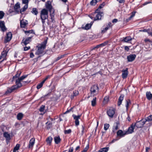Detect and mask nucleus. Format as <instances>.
I'll return each instance as SVG.
<instances>
[{"label":"nucleus","mask_w":152,"mask_h":152,"mask_svg":"<svg viewBox=\"0 0 152 152\" xmlns=\"http://www.w3.org/2000/svg\"><path fill=\"white\" fill-rule=\"evenodd\" d=\"M27 75H25L22 76L20 78L16 80L15 82L16 85L13 86L11 87L8 88L5 93V94H7L10 93L15 90L21 87L22 85L20 83V82L27 77Z\"/></svg>","instance_id":"nucleus-1"},{"label":"nucleus","mask_w":152,"mask_h":152,"mask_svg":"<svg viewBox=\"0 0 152 152\" xmlns=\"http://www.w3.org/2000/svg\"><path fill=\"white\" fill-rule=\"evenodd\" d=\"M81 116V115H72V117L75 120V125L76 126H78L79 124V121L78 120L80 119Z\"/></svg>","instance_id":"nucleus-7"},{"label":"nucleus","mask_w":152,"mask_h":152,"mask_svg":"<svg viewBox=\"0 0 152 152\" xmlns=\"http://www.w3.org/2000/svg\"><path fill=\"white\" fill-rule=\"evenodd\" d=\"M44 83L42 81L37 86V89H39L41 88L43 85V84Z\"/></svg>","instance_id":"nucleus-36"},{"label":"nucleus","mask_w":152,"mask_h":152,"mask_svg":"<svg viewBox=\"0 0 152 152\" xmlns=\"http://www.w3.org/2000/svg\"><path fill=\"white\" fill-rule=\"evenodd\" d=\"M135 12H132V15H131V16H130V17L128 19H127L126 20L127 21H128L130 20L135 15Z\"/></svg>","instance_id":"nucleus-39"},{"label":"nucleus","mask_w":152,"mask_h":152,"mask_svg":"<svg viewBox=\"0 0 152 152\" xmlns=\"http://www.w3.org/2000/svg\"><path fill=\"white\" fill-rule=\"evenodd\" d=\"M96 97H94L91 101V105L92 106H94L96 105Z\"/></svg>","instance_id":"nucleus-35"},{"label":"nucleus","mask_w":152,"mask_h":152,"mask_svg":"<svg viewBox=\"0 0 152 152\" xmlns=\"http://www.w3.org/2000/svg\"><path fill=\"white\" fill-rule=\"evenodd\" d=\"M46 7L47 9L49 10L50 12H54V10L53 9L51 3L50 1H48L46 4Z\"/></svg>","instance_id":"nucleus-9"},{"label":"nucleus","mask_w":152,"mask_h":152,"mask_svg":"<svg viewBox=\"0 0 152 152\" xmlns=\"http://www.w3.org/2000/svg\"><path fill=\"white\" fill-rule=\"evenodd\" d=\"M52 138L51 137H49L46 140L47 144L50 145L52 142Z\"/></svg>","instance_id":"nucleus-33"},{"label":"nucleus","mask_w":152,"mask_h":152,"mask_svg":"<svg viewBox=\"0 0 152 152\" xmlns=\"http://www.w3.org/2000/svg\"><path fill=\"white\" fill-rule=\"evenodd\" d=\"M96 0H92L90 2V4L91 5H95L97 3Z\"/></svg>","instance_id":"nucleus-37"},{"label":"nucleus","mask_w":152,"mask_h":152,"mask_svg":"<svg viewBox=\"0 0 152 152\" xmlns=\"http://www.w3.org/2000/svg\"><path fill=\"white\" fill-rule=\"evenodd\" d=\"M107 113L109 117L111 118L113 117L115 114V111L113 109H109L107 112Z\"/></svg>","instance_id":"nucleus-14"},{"label":"nucleus","mask_w":152,"mask_h":152,"mask_svg":"<svg viewBox=\"0 0 152 152\" xmlns=\"http://www.w3.org/2000/svg\"><path fill=\"white\" fill-rule=\"evenodd\" d=\"M88 146H87L86 148L84 149V150L82 151V152H86L88 148Z\"/></svg>","instance_id":"nucleus-55"},{"label":"nucleus","mask_w":152,"mask_h":152,"mask_svg":"<svg viewBox=\"0 0 152 152\" xmlns=\"http://www.w3.org/2000/svg\"><path fill=\"white\" fill-rule=\"evenodd\" d=\"M31 40V37H30L27 38L25 40H24V39H23L22 40V42L25 45H26L27 44L29 43Z\"/></svg>","instance_id":"nucleus-17"},{"label":"nucleus","mask_w":152,"mask_h":152,"mask_svg":"<svg viewBox=\"0 0 152 152\" xmlns=\"http://www.w3.org/2000/svg\"><path fill=\"white\" fill-rule=\"evenodd\" d=\"M8 51L7 50H4L1 52V55L0 56V60L3 58V60L0 62H2L4 60H6V57L7 56V53Z\"/></svg>","instance_id":"nucleus-8"},{"label":"nucleus","mask_w":152,"mask_h":152,"mask_svg":"<svg viewBox=\"0 0 152 152\" xmlns=\"http://www.w3.org/2000/svg\"><path fill=\"white\" fill-rule=\"evenodd\" d=\"M4 137L6 138V140H9L10 139V134L7 132H5L3 134Z\"/></svg>","instance_id":"nucleus-27"},{"label":"nucleus","mask_w":152,"mask_h":152,"mask_svg":"<svg viewBox=\"0 0 152 152\" xmlns=\"http://www.w3.org/2000/svg\"><path fill=\"white\" fill-rule=\"evenodd\" d=\"M61 139L59 136L56 137H54V141L56 144H58L61 141Z\"/></svg>","instance_id":"nucleus-26"},{"label":"nucleus","mask_w":152,"mask_h":152,"mask_svg":"<svg viewBox=\"0 0 152 152\" xmlns=\"http://www.w3.org/2000/svg\"><path fill=\"white\" fill-rule=\"evenodd\" d=\"M72 107L71 108V109H70L69 110H67V111H66V112H65L64 114H66V113H68L69 112H70V111H71L72 110Z\"/></svg>","instance_id":"nucleus-58"},{"label":"nucleus","mask_w":152,"mask_h":152,"mask_svg":"<svg viewBox=\"0 0 152 152\" xmlns=\"http://www.w3.org/2000/svg\"><path fill=\"white\" fill-rule=\"evenodd\" d=\"M109 28L108 26H107L106 27H105L104 29L102 30V33H105Z\"/></svg>","instance_id":"nucleus-44"},{"label":"nucleus","mask_w":152,"mask_h":152,"mask_svg":"<svg viewBox=\"0 0 152 152\" xmlns=\"http://www.w3.org/2000/svg\"><path fill=\"white\" fill-rule=\"evenodd\" d=\"M47 40H45L41 44H39L36 46L37 50L35 53V54L39 55L41 54H44L45 53L44 51L45 48Z\"/></svg>","instance_id":"nucleus-2"},{"label":"nucleus","mask_w":152,"mask_h":152,"mask_svg":"<svg viewBox=\"0 0 152 152\" xmlns=\"http://www.w3.org/2000/svg\"><path fill=\"white\" fill-rule=\"evenodd\" d=\"M42 20V23L43 24L45 22V20L46 19H44L43 18H41Z\"/></svg>","instance_id":"nucleus-64"},{"label":"nucleus","mask_w":152,"mask_h":152,"mask_svg":"<svg viewBox=\"0 0 152 152\" xmlns=\"http://www.w3.org/2000/svg\"><path fill=\"white\" fill-rule=\"evenodd\" d=\"M124 97V95H121L119 97L118 103V106H120L122 102L123 99Z\"/></svg>","instance_id":"nucleus-23"},{"label":"nucleus","mask_w":152,"mask_h":152,"mask_svg":"<svg viewBox=\"0 0 152 152\" xmlns=\"http://www.w3.org/2000/svg\"><path fill=\"white\" fill-rule=\"evenodd\" d=\"M23 116V114L21 113H19L17 115V118L18 120H20Z\"/></svg>","instance_id":"nucleus-29"},{"label":"nucleus","mask_w":152,"mask_h":152,"mask_svg":"<svg viewBox=\"0 0 152 152\" xmlns=\"http://www.w3.org/2000/svg\"><path fill=\"white\" fill-rule=\"evenodd\" d=\"M30 48V47L29 46L28 47H25L24 48V50L25 51L27 50Z\"/></svg>","instance_id":"nucleus-54"},{"label":"nucleus","mask_w":152,"mask_h":152,"mask_svg":"<svg viewBox=\"0 0 152 152\" xmlns=\"http://www.w3.org/2000/svg\"><path fill=\"white\" fill-rule=\"evenodd\" d=\"M45 106L44 105H42L39 109V110L40 112H43L45 108Z\"/></svg>","instance_id":"nucleus-40"},{"label":"nucleus","mask_w":152,"mask_h":152,"mask_svg":"<svg viewBox=\"0 0 152 152\" xmlns=\"http://www.w3.org/2000/svg\"><path fill=\"white\" fill-rule=\"evenodd\" d=\"M20 4L19 3H17L15 5L14 9L15 11L18 12H19V9H20Z\"/></svg>","instance_id":"nucleus-20"},{"label":"nucleus","mask_w":152,"mask_h":152,"mask_svg":"<svg viewBox=\"0 0 152 152\" xmlns=\"http://www.w3.org/2000/svg\"><path fill=\"white\" fill-rule=\"evenodd\" d=\"M34 56V55L33 53H31L30 54V57L33 58Z\"/></svg>","instance_id":"nucleus-60"},{"label":"nucleus","mask_w":152,"mask_h":152,"mask_svg":"<svg viewBox=\"0 0 152 152\" xmlns=\"http://www.w3.org/2000/svg\"><path fill=\"white\" fill-rule=\"evenodd\" d=\"M146 120V122L147 121H152V115H151L148 116L147 118L145 119Z\"/></svg>","instance_id":"nucleus-34"},{"label":"nucleus","mask_w":152,"mask_h":152,"mask_svg":"<svg viewBox=\"0 0 152 152\" xmlns=\"http://www.w3.org/2000/svg\"><path fill=\"white\" fill-rule=\"evenodd\" d=\"M109 149V147L104 148L99 150L98 152H107L108 151Z\"/></svg>","instance_id":"nucleus-30"},{"label":"nucleus","mask_w":152,"mask_h":152,"mask_svg":"<svg viewBox=\"0 0 152 152\" xmlns=\"http://www.w3.org/2000/svg\"><path fill=\"white\" fill-rule=\"evenodd\" d=\"M109 100V97L107 96H105L104 98V101L106 102H107Z\"/></svg>","instance_id":"nucleus-53"},{"label":"nucleus","mask_w":152,"mask_h":152,"mask_svg":"<svg viewBox=\"0 0 152 152\" xmlns=\"http://www.w3.org/2000/svg\"><path fill=\"white\" fill-rule=\"evenodd\" d=\"M146 96L148 100H150L152 98V94L150 91H147L146 92Z\"/></svg>","instance_id":"nucleus-24"},{"label":"nucleus","mask_w":152,"mask_h":152,"mask_svg":"<svg viewBox=\"0 0 152 152\" xmlns=\"http://www.w3.org/2000/svg\"><path fill=\"white\" fill-rule=\"evenodd\" d=\"M118 129V126L117 124H116L115 126H114L113 127V131H114L115 130H116Z\"/></svg>","instance_id":"nucleus-49"},{"label":"nucleus","mask_w":152,"mask_h":152,"mask_svg":"<svg viewBox=\"0 0 152 152\" xmlns=\"http://www.w3.org/2000/svg\"><path fill=\"white\" fill-rule=\"evenodd\" d=\"M79 92L78 91L75 90L73 91V94L71 95L70 98L73 99L74 97L78 95Z\"/></svg>","instance_id":"nucleus-21"},{"label":"nucleus","mask_w":152,"mask_h":152,"mask_svg":"<svg viewBox=\"0 0 152 152\" xmlns=\"http://www.w3.org/2000/svg\"><path fill=\"white\" fill-rule=\"evenodd\" d=\"M124 49L128 51L129 50V48L128 46H125L124 48Z\"/></svg>","instance_id":"nucleus-59"},{"label":"nucleus","mask_w":152,"mask_h":152,"mask_svg":"<svg viewBox=\"0 0 152 152\" xmlns=\"http://www.w3.org/2000/svg\"><path fill=\"white\" fill-rule=\"evenodd\" d=\"M118 21V20L116 19H115L113 20H112V22L113 23H115L117 22Z\"/></svg>","instance_id":"nucleus-61"},{"label":"nucleus","mask_w":152,"mask_h":152,"mask_svg":"<svg viewBox=\"0 0 152 152\" xmlns=\"http://www.w3.org/2000/svg\"><path fill=\"white\" fill-rule=\"evenodd\" d=\"M0 27L1 28L2 31H4L6 30L7 28L5 27L4 25V21H0Z\"/></svg>","instance_id":"nucleus-18"},{"label":"nucleus","mask_w":152,"mask_h":152,"mask_svg":"<svg viewBox=\"0 0 152 152\" xmlns=\"http://www.w3.org/2000/svg\"><path fill=\"white\" fill-rule=\"evenodd\" d=\"M28 4H26L23 8L20 9V12L21 13H22L26 10L28 8Z\"/></svg>","instance_id":"nucleus-32"},{"label":"nucleus","mask_w":152,"mask_h":152,"mask_svg":"<svg viewBox=\"0 0 152 152\" xmlns=\"http://www.w3.org/2000/svg\"><path fill=\"white\" fill-rule=\"evenodd\" d=\"M48 11L45 9H43L41 11L40 17L41 18L47 19L48 16Z\"/></svg>","instance_id":"nucleus-5"},{"label":"nucleus","mask_w":152,"mask_h":152,"mask_svg":"<svg viewBox=\"0 0 152 152\" xmlns=\"http://www.w3.org/2000/svg\"><path fill=\"white\" fill-rule=\"evenodd\" d=\"M92 15H95V17L94 18V17L91 16H90V18L91 19H93L94 18V20L95 21L101 19L102 17L103 16V12H100V11H99V12H96V11L95 12L92 14Z\"/></svg>","instance_id":"nucleus-3"},{"label":"nucleus","mask_w":152,"mask_h":152,"mask_svg":"<svg viewBox=\"0 0 152 152\" xmlns=\"http://www.w3.org/2000/svg\"><path fill=\"white\" fill-rule=\"evenodd\" d=\"M25 33L26 34L32 33H33L34 34V31H33L32 30H29L28 31H25Z\"/></svg>","instance_id":"nucleus-47"},{"label":"nucleus","mask_w":152,"mask_h":152,"mask_svg":"<svg viewBox=\"0 0 152 152\" xmlns=\"http://www.w3.org/2000/svg\"><path fill=\"white\" fill-rule=\"evenodd\" d=\"M105 3L103 2L101 4H100V5H99L98 8L96 10V12H99V11H100V10L105 5Z\"/></svg>","instance_id":"nucleus-28"},{"label":"nucleus","mask_w":152,"mask_h":152,"mask_svg":"<svg viewBox=\"0 0 152 152\" xmlns=\"http://www.w3.org/2000/svg\"><path fill=\"white\" fill-rule=\"evenodd\" d=\"M4 15V13L2 11H0V19L2 18Z\"/></svg>","instance_id":"nucleus-42"},{"label":"nucleus","mask_w":152,"mask_h":152,"mask_svg":"<svg viewBox=\"0 0 152 152\" xmlns=\"http://www.w3.org/2000/svg\"><path fill=\"white\" fill-rule=\"evenodd\" d=\"M109 125L108 124H104V130H107L109 128Z\"/></svg>","instance_id":"nucleus-41"},{"label":"nucleus","mask_w":152,"mask_h":152,"mask_svg":"<svg viewBox=\"0 0 152 152\" xmlns=\"http://www.w3.org/2000/svg\"><path fill=\"white\" fill-rule=\"evenodd\" d=\"M107 43L106 42H104L99 45V46H100V47L103 46L107 44Z\"/></svg>","instance_id":"nucleus-56"},{"label":"nucleus","mask_w":152,"mask_h":152,"mask_svg":"<svg viewBox=\"0 0 152 152\" xmlns=\"http://www.w3.org/2000/svg\"><path fill=\"white\" fill-rule=\"evenodd\" d=\"M135 126V124H134V123L132 124L130 127L129 128L128 130L126 132V134L132 133L134 132Z\"/></svg>","instance_id":"nucleus-10"},{"label":"nucleus","mask_w":152,"mask_h":152,"mask_svg":"<svg viewBox=\"0 0 152 152\" xmlns=\"http://www.w3.org/2000/svg\"><path fill=\"white\" fill-rule=\"evenodd\" d=\"M46 124H47L48 125L50 126H48V127H47L48 129H49L50 127V126H51V125L50 123V122H47L46 123Z\"/></svg>","instance_id":"nucleus-57"},{"label":"nucleus","mask_w":152,"mask_h":152,"mask_svg":"<svg viewBox=\"0 0 152 152\" xmlns=\"http://www.w3.org/2000/svg\"><path fill=\"white\" fill-rule=\"evenodd\" d=\"M99 87L98 85H94L91 88V96H94L95 95L97 94L99 91Z\"/></svg>","instance_id":"nucleus-4"},{"label":"nucleus","mask_w":152,"mask_h":152,"mask_svg":"<svg viewBox=\"0 0 152 152\" xmlns=\"http://www.w3.org/2000/svg\"><path fill=\"white\" fill-rule=\"evenodd\" d=\"M145 42H151L148 39H146L145 40Z\"/></svg>","instance_id":"nucleus-63"},{"label":"nucleus","mask_w":152,"mask_h":152,"mask_svg":"<svg viewBox=\"0 0 152 152\" xmlns=\"http://www.w3.org/2000/svg\"><path fill=\"white\" fill-rule=\"evenodd\" d=\"M20 146V145L19 144H17L16 145V146L14 148V150L17 151L18 150Z\"/></svg>","instance_id":"nucleus-46"},{"label":"nucleus","mask_w":152,"mask_h":152,"mask_svg":"<svg viewBox=\"0 0 152 152\" xmlns=\"http://www.w3.org/2000/svg\"><path fill=\"white\" fill-rule=\"evenodd\" d=\"M91 26V25L90 24H87L85 26V29L86 30H88L89 29Z\"/></svg>","instance_id":"nucleus-38"},{"label":"nucleus","mask_w":152,"mask_h":152,"mask_svg":"<svg viewBox=\"0 0 152 152\" xmlns=\"http://www.w3.org/2000/svg\"><path fill=\"white\" fill-rule=\"evenodd\" d=\"M73 150V148H70L69 150V152H72Z\"/></svg>","instance_id":"nucleus-62"},{"label":"nucleus","mask_w":152,"mask_h":152,"mask_svg":"<svg viewBox=\"0 0 152 152\" xmlns=\"http://www.w3.org/2000/svg\"><path fill=\"white\" fill-rule=\"evenodd\" d=\"M35 139L34 138H32L30 140L28 147L29 148H32L35 143Z\"/></svg>","instance_id":"nucleus-16"},{"label":"nucleus","mask_w":152,"mask_h":152,"mask_svg":"<svg viewBox=\"0 0 152 152\" xmlns=\"http://www.w3.org/2000/svg\"><path fill=\"white\" fill-rule=\"evenodd\" d=\"M132 40V38L130 37H127L124 38L122 40V41L125 42H128Z\"/></svg>","instance_id":"nucleus-25"},{"label":"nucleus","mask_w":152,"mask_h":152,"mask_svg":"<svg viewBox=\"0 0 152 152\" xmlns=\"http://www.w3.org/2000/svg\"><path fill=\"white\" fill-rule=\"evenodd\" d=\"M50 75H48V76H47L44 79V80L42 81L44 83L47 80H48V79L50 78Z\"/></svg>","instance_id":"nucleus-48"},{"label":"nucleus","mask_w":152,"mask_h":152,"mask_svg":"<svg viewBox=\"0 0 152 152\" xmlns=\"http://www.w3.org/2000/svg\"><path fill=\"white\" fill-rule=\"evenodd\" d=\"M126 134V132H124L121 130H119L117 132V136L120 137H123Z\"/></svg>","instance_id":"nucleus-15"},{"label":"nucleus","mask_w":152,"mask_h":152,"mask_svg":"<svg viewBox=\"0 0 152 152\" xmlns=\"http://www.w3.org/2000/svg\"><path fill=\"white\" fill-rule=\"evenodd\" d=\"M146 122V120L145 119H142L141 120L137 122L136 123H134L136 126L138 128L142 127Z\"/></svg>","instance_id":"nucleus-6"},{"label":"nucleus","mask_w":152,"mask_h":152,"mask_svg":"<svg viewBox=\"0 0 152 152\" xmlns=\"http://www.w3.org/2000/svg\"><path fill=\"white\" fill-rule=\"evenodd\" d=\"M84 129H85L84 127L83 126H82V131L81 132V134L82 135H83V134Z\"/></svg>","instance_id":"nucleus-52"},{"label":"nucleus","mask_w":152,"mask_h":152,"mask_svg":"<svg viewBox=\"0 0 152 152\" xmlns=\"http://www.w3.org/2000/svg\"><path fill=\"white\" fill-rule=\"evenodd\" d=\"M136 57V55L133 54L128 56L127 58L128 62H132L134 60Z\"/></svg>","instance_id":"nucleus-11"},{"label":"nucleus","mask_w":152,"mask_h":152,"mask_svg":"<svg viewBox=\"0 0 152 152\" xmlns=\"http://www.w3.org/2000/svg\"><path fill=\"white\" fill-rule=\"evenodd\" d=\"M64 56H65L64 55H61V56H58L56 58V61H58L59 60L61 59V58H63L64 57Z\"/></svg>","instance_id":"nucleus-45"},{"label":"nucleus","mask_w":152,"mask_h":152,"mask_svg":"<svg viewBox=\"0 0 152 152\" xmlns=\"http://www.w3.org/2000/svg\"><path fill=\"white\" fill-rule=\"evenodd\" d=\"M129 104H130V100H129V101H126V107L127 109L128 108Z\"/></svg>","instance_id":"nucleus-50"},{"label":"nucleus","mask_w":152,"mask_h":152,"mask_svg":"<svg viewBox=\"0 0 152 152\" xmlns=\"http://www.w3.org/2000/svg\"><path fill=\"white\" fill-rule=\"evenodd\" d=\"M27 21L22 20L20 22V26L22 28H25L28 23Z\"/></svg>","instance_id":"nucleus-19"},{"label":"nucleus","mask_w":152,"mask_h":152,"mask_svg":"<svg viewBox=\"0 0 152 152\" xmlns=\"http://www.w3.org/2000/svg\"><path fill=\"white\" fill-rule=\"evenodd\" d=\"M31 12L35 15H37L38 13V12L37 9L35 8H33Z\"/></svg>","instance_id":"nucleus-31"},{"label":"nucleus","mask_w":152,"mask_h":152,"mask_svg":"<svg viewBox=\"0 0 152 152\" xmlns=\"http://www.w3.org/2000/svg\"><path fill=\"white\" fill-rule=\"evenodd\" d=\"M28 0H23V3L26 4H28Z\"/></svg>","instance_id":"nucleus-51"},{"label":"nucleus","mask_w":152,"mask_h":152,"mask_svg":"<svg viewBox=\"0 0 152 152\" xmlns=\"http://www.w3.org/2000/svg\"><path fill=\"white\" fill-rule=\"evenodd\" d=\"M122 78L123 79L126 78L127 77L128 74V69L126 68L125 69H123L122 70Z\"/></svg>","instance_id":"nucleus-13"},{"label":"nucleus","mask_w":152,"mask_h":152,"mask_svg":"<svg viewBox=\"0 0 152 152\" xmlns=\"http://www.w3.org/2000/svg\"><path fill=\"white\" fill-rule=\"evenodd\" d=\"M21 73V72L20 71L17 72V73L16 74V75L15 76H13V80H15L16 81V80H17L19 78H20H20H19V77Z\"/></svg>","instance_id":"nucleus-22"},{"label":"nucleus","mask_w":152,"mask_h":152,"mask_svg":"<svg viewBox=\"0 0 152 152\" xmlns=\"http://www.w3.org/2000/svg\"><path fill=\"white\" fill-rule=\"evenodd\" d=\"M71 130L70 129H69L68 130H65L64 132L65 134H66L71 133Z\"/></svg>","instance_id":"nucleus-43"},{"label":"nucleus","mask_w":152,"mask_h":152,"mask_svg":"<svg viewBox=\"0 0 152 152\" xmlns=\"http://www.w3.org/2000/svg\"><path fill=\"white\" fill-rule=\"evenodd\" d=\"M12 34L11 32H9L7 34V36L5 39V42L7 43L10 41L12 39Z\"/></svg>","instance_id":"nucleus-12"}]
</instances>
